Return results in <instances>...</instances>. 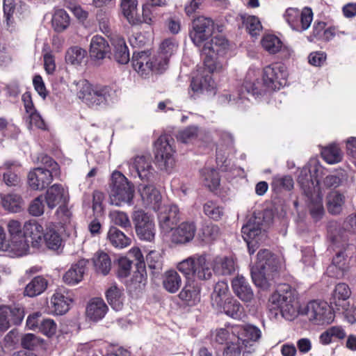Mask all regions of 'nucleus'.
<instances>
[{
    "label": "nucleus",
    "instance_id": "52",
    "mask_svg": "<svg viewBox=\"0 0 356 356\" xmlns=\"http://www.w3.org/2000/svg\"><path fill=\"white\" fill-rule=\"evenodd\" d=\"M47 287V281L42 276L35 277L26 286L24 295L35 297L43 293Z\"/></svg>",
    "mask_w": 356,
    "mask_h": 356
},
{
    "label": "nucleus",
    "instance_id": "9",
    "mask_svg": "<svg viewBox=\"0 0 356 356\" xmlns=\"http://www.w3.org/2000/svg\"><path fill=\"white\" fill-rule=\"evenodd\" d=\"M42 163L44 168L38 167L31 171L28 176L29 186L36 191H41L53 181L54 175L57 174L58 165L51 157L44 156Z\"/></svg>",
    "mask_w": 356,
    "mask_h": 356
},
{
    "label": "nucleus",
    "instance_id": "34",
    "mask_svg": "<svg viewBox=\"0 0 356 356\" xmlns=\"http://www.w3.org/2000/svg\"><path fill=\"white\" fill-rule=\"evenodd\" d=\"M178 49L177 42L172 38H168L163 40L159 47V51L156 55L157 57L158 65L159 67L164 68L165 70L168 66L170 57L173 55Z\"/></svg>",
    "mask_w": 356,
    "mask_h": 356
},
{
    "label": "nucleus",
    "instance_id": "6",
    "mask_svg": "<svg viewBox=\"0 0 356 356\" xmlns=\"http://www.w3.org/2000/svg\"><path fill=\"white\" fill-rule=\"evenodd\" d=\"M271 220V213H254L247 223L242 227L241 232L246 242L250 254H253L260 242L266 238V229Z\"/></svg>",
    "mask_w": 356,
    "mask_h": 356
},
{
    "label": "nucleus",
    "instance_id": "28",
    "mask_svg": "<svg viewBox=\"0 0 356 356\" xmlns=\"http://www.w3.org/2000/svg\"><path fill=\"white\" fill-rule=\"evenodd\" d=\"M196 232V225L193 221L181 222L172 232L171 240L176 244H184L193 240Z\"/></svg>",
    "mask_w": 356,
    "mask_h": 356
},
{
    "label": "nucleus",
    "instance_id": "25",
    "mask_svg": "<svg viewBox=\"0 0 356 356\" xmlns=\"http://www.w3.org/2000/svg\"><path fill=\"white\" fill-rule=\"evenodd\" d=\"M158 213V219L161 228L168 232L179 220V209L176 205L161 204L159 210H155Z\"/></svg>",
    "mask_w": 356,
    "mask_h": 356
},
{
    "label": "nucleus",
    "instance_id": "36",
    "mask_svg": "<svg viewBox=\"0 0 356 356\" xmlns=\"http://www.w3.org/2000/svg\"><path fill=\"white\" fill-rule=\"evenodd\" d=\"M0 203L3 209L12 213H19L24 209V201L17 193H10L0 195Z\"/></svg>",
    "mask_w": 356,
    "mask_h": 356
},
{
    "label": "nucleus",
    "instance_id": "8",
    "mask_svg": "<svg viewBox=\"0 0 356 356\" xmlns=\"http://www.w3.org/2000/svg\"><path fill=\"white\" fill-rule=\"evenodd\" d=\"M112 188L110 194L111 204L120 207L123 204H131L134 188L127 178L120 172L112 174Z\"/></svg>",
    "mask_w": 356,
    "mask_h": 356
},
{
    "label": "nucleus",
    "instance_id": "15",
    "mask_svg": "<svg viewBox=\"0 0 356 356\" xmlns=\"http://www.w3.org/2000/svg\"><path fill=\"white\" fill-rule=\"evenodd\" d=\"M132 220L139 239L149 242L154 239L156 225L151 215L141 209L136 210L132 214Z\"/></svg>",
    "mask_w": 356,
    "mask_h": 356
},
{
    "label": "nucleus",
    "instance_id": "24",
    "mask_svg": "<svg viewBox=\"0 0 356 356\" xmlns=\"http://www.w3.org/2000/svg\"><path fill=\"white\" fill-rule=\"evenodd\" d=\"M48 208L51 210L61 204H67L69 200L68 189L59 184L49 187L43 197Z\"/></svg>",
    "mask_w": 356,
    "mask_h": 356
},
{
    "label": "nucleus",
    "instance_id": "23",
    "mask_svg": "<svg viewBox=\"0 0 356 356\" xmlns=\"http://www.w3.org/2000/svg\"><path fill=\"white\" fill-rule=\"evenodd\" d=\"M138 192L145 207L154 211L159 210L162 204V197L160 192L153 184L145 183L140 184Z\"/></svg>",
    "mask_w": 356,
    "mask_h": 356
},
{
    "label": "nucleus",
    "instance_id": "19",
    "mask_svg": "<svg viewBox=\"0 0 356 356\" xmlns=\"http://www.w3.org/2000/svg\"><path fill=\"white\" fill-rule=\"evenodd\" d=\"M214 24L211 18L200 16L193 21L189 36L197 47H201L211 36Z\"/></svg>",
    "mask_w": 356,
    "mask_h": 356
},
{
    "label": "nucleus",
    "instance_id": "51",
    "mask_svg": "<svg viewBox=\"0 0 356 356\" xmlns=\"http://www.w3.org/2000/svg\"><path fill=\"white\" fill-rule=\"evenodd\" d=\"M229 287L226 282H218L214 286L213 292L211 294V305L216 309L221 307L222 303L230 297L228 295Z\"/></svg>",
    "mask_w": 356,
    "mask_h": 356
},
{
    "label": "nucleus",
    "instance_id": "47",
    "mask_svg": "<svg viewBox=\"0 0 356 356\" xmlns=\"http://www.w3.org/2000/svg\"><path fill=\"white\" fill-rule=\"evenodd\" d=\"M70 24V17L68 13L62 8H56L51 17V25L54 30L60 33L66 30Z\"/></svg>",
    "mask_w": 356,
    "mask_h": 356
},
{
    "label": "nucleus",
    "instance_id": "21",
    "mask_svg": "<svg viewBox=\"0 0 356 356\" xmlns=\"http://www.w3.org/2000/svg\"><path fill=\"white\" fill-rule=\"evenodd\" d=\"M24 317V308L19 306H0V330L6 332L14 325L21 324Z\"/></svg>",
    "mask_w": 356,
    "mask_h": 356
},
{
    "label": "nucleus",
    "instance_id": "20",
    "mask_svg": "<svg viewBox=\"0 0 356 356\" xmlns=\"http://www.w3.org/2000/svg\"><path fill=\"white\" fill-rule=\"evenodd\" d=\"M300 11L297 8L290 7L286 9L283 14V17L285 22L289 26L296 31L303 32L307 30L311 26L313 20V12L309 7L303 8V16L302 19V24L300 25L297 22V19L299 18Z\"/></svg>",
    "mask_w": 356,
    "mask_h": 356
},
{
    "label": "nucleus",
    "instance_id": "53",
    "mask_svg": "<svg viewBox=\"0 0 356 356\" xmlns=\"http://www.w3.org/2000/svg\"><path fill=\"white\" fill-rule=\"evenodd\" d=\"M345 202V196L337 191L330 192L327 197V209L332 214L341 212Z\"/></svg>",
    "mask_w": 356,
    "mask_h": 356
},
{
    "label": "nucleus",
    "instance_id": "54",
    "mask_svg": "<svg viewBox=\"0 0 356 356\" xmlns=\"http://www.w3.org/2000/svg\"><path fill=\"white\" fill-rule=\"evenodd\" d=\"M93 264L96 271L104 275H107L111 268L109 256L103 252H97L93 257Z\"/></svg>",
    "mask_w": 356,
    "mask_h": 356
},
{
    "label": "nucleus",
    "instance_id": "63",
    "mask_svg": "<svg viewBox=\"0 0 356 356\" xmlns=\"http://www.w3.org/2000/svg\"><path fill=\"white\" fill-rule=\"evenodd\" d=\"M199 134L197 127L190 126L179 131L177 138L183 143H188L195 140Z\"/></svg>",
    "mask_w": 356,
    "mask_h": 356
},
{
    "label": "nucleus",
    "instance_id": "41",
    "mask_svg": "<svg viewBox=\"0 0 356 356\" xmlns=\"http://www.w3.org/2000/svg\"><path fill=\"white\" fill-rule=\"evenodd\" d=\"M113 47L114 58L120 64H127L129 61V51L124 38L115 35L111 39Z\"/></svg>",
    "mask_w": 356,
    "mask_h": 356
},
{
    "label": "nucleus",
    "instance_id": "11",
    "mask_svg": "<svg viewBox=\"0 0 356 356\" xmlns=\"http://www.w3.org/2000/svg\"><path fill=\"white\" fill-rule=\"evenodd\" d=\"M301 314L307 316L308 320L318 325L330 324L334 321V312L332 305L326 302L314 300L302 307Z\"/></svg>",
    "mask_w": 356,
    "mask_h": 356
},
{
    "label": "nucleus",
    "instance_id": "26",
    "mask_svg": "<svg viewBox=\"0 0 356 356\" xmlns=\"http://www.w3.org/2000/svg\"><path fill=\"white\" fill-rule=\"evenodd\" d=\"M22 101L26 111V122L29 124V127H35L36 128L44 129L45 128L44 122L34 106L31 93L29 92H24L22 96Z\"/></svg>",
    "mask_w": 356,
    "mask_h": 356
},
{
    "label": "nucleus",
    "instance_id": "12",
    "mask_svg": "<svg viewBox=\"0 0 356 356\" xmlns=\"http://www.w3.org/2000/svg\"><path fill=\"white\" fill-rule=\"evenodd\" d=\"M172 142L167 136H161L154 143L156 164L160 170L168 172H172L176 163Z\"/></svg>",
    "mask_w": 356,
    "mask_h": 356
},
{
    "label": "nucleus",
    "instance_id": "5",
    "mask_svg": "<svg viewBox=\"0 0 356 356\" xmlns=\"http://www.w3.org/2000/svg\"><path fill=\"white\" fill-rule=\"evenodd\" d=\"M277 269L274 255L266 249L260 250L250 268V273L254 284L263 289L270 286Z\"/></svg>",
    "mask_w": 356,
    "mask_h": 356
},
{
    "label": "nucleus",
    "instance_id": "64",
    "mask_svg": "<svg viewBox=\"0 0 356 356\" xmlns=\"http://www.w3.org/2000/svg\"><path fill=\"white\" fill-rule=\"evenodd\" d=\"M273 186L278 189L289 191L293 187V180L289 175H277L273 178Z\"/></svg>",
    "mask_w": 356,
    "mask_h": 356
},
{
    "label": "nucleus",
    "instance_id": "7",
    "mask_svg": "<svg viewBox=\"0 0 356 356\" xmlns=\"http://www.w3.org/2000/svg\"><path fill=\"white\" fill-rule=\"evenodd\" d=\"M228 42L222 36L213 37L205 42L201 49L204 65L209 73L220 72L225 64L223 56L228 49Z\"/></svg>",
    "mask_w": 356,
    "mask_h": 356
},
{
    "label": "nucleus",
    "instance_id": "27",
    "mask_svg": "<svg viewBox=\"0 0 356 356\" xmlns=\"http://www.w3.org/2000/svg\"><path fill=\"white\" fill-rule=\"evenodd\" d=\"M193 92L207 95L216 94V83L209 74L205 73L197 74L193 78L191 83Z\"/></svg>",
    "mask_w": 356,
    "mask_h": 356
},
{
    "label": "nucleus",
    "instance_id": "40",
    "mask_svg": "<svg viewBox=\"0 0 356 356\" xmlns=\"http://www.w3.org/2000/svg\"><path fill=\"white\" fill-rule=\"evenodd\" d=\"M15 0H3V24L6 29L13 32L16 29V22L14 15L18 11Z\"/></svg>",
    "mask_w": 356,
    "mask_h": 356
},
{
    "label": "nucleus",
    "instance_id": "57",
    "mask_svg": "<svg viewBox=\"0 0 356 356\" xmlns=\"http://www.w3.org/2000/svg\"><path fill=\"white\" fill-rule=\"evenodd\" d=\"M203 211L209 218L218 220L224 214V208L217 202L210 200L204 204Z\"/></svg>",
    "mask_w": 356,
    "mask_h": 356
},
{
    "label": "nucleus",
    "instance_id": "37",
    "mask_svg": "<svg viewBox=\"0 0 356 356\" xmlns=\"http://www.w3.org/2000/svg\"><path fill=\"white\" fill-rule=\"evenodd\" d=\"M108 311V307L100 298H92L86 307V316L92 321L102 319Z\"/></svg>",
    "mask_w": 356,
    "mask_h": 356
},
{
    "label": "nucleus",
    "instance_id": "30",
    "mask_svg": "<svg viewBox=\"0 0 356 356\" xmlns=\"http://www.w3.org/2000/svg\"><path fill=\"white\" fill-rule=\"evenodd\" d=\"M232 288L234 294L243 302H250L254 298L253 291L248 280L238 275L232 281Z\"/></svg>",
    "mask_w": 356,
    "mask_h": 356
},
{
    "label": "nucleus",
    "instance_id": "62",
    "mask_svg": "<svg viewBox=\"0 0 356 356\" xmlns=\"http://www.w3.org/2000/svg\"><path fill=\"white\" fill-rule=\"evenodd\" d=\"M243 24L252 36H257L262 30V26L259 18L254 15L243 17Z\"/></svg>",
    "mask_w": 356,
    "mask_h": 356
},
{
    "label": "nucleus",
    "instance_id": "56",
    "mask_svg": "<svg viewBox=\"0 0 356 356\" xmlns=\"http://www.w3.org/2000/svg\"><path fill=\"white\" fill-rule=\"evenodd\" d=\"M323 159L329 164L339 163L343 158V153L337 145H330L321 151Z\"/></svg>",
    "mask_w": 356,
    "mask_h": 356
},
{
    "label": "nucleus",
    "instance_id": "35",
    "mask_svg": "<svg viewBox=\"0 0 356 356\" xmlns=\"http://www.w3.org/2000/svg\"><path fill=\"white\" fill-rule=\"evenodd\" d=\"M88 260L81 259L76 264L72 265L70 268L65 272L63 276V282L68 285H76L79 283L83 277L86 270Z\"/></svg>",
    "mask_w": 356,
    "mask_h": 356
},
{
    "label": "nucleus",
    "instance_id": "32",
    "mask_svg": "<svg viewBox=\"0 0 356 356\" xmlns=\"http://www.w3.org/2000/svg\"><path fill=\"white\" fill-rule=\"evenodd\" d=\"M212 265L213 272L219 275H229L237 268L233 256H216L212 259Z\"/></svg>",
    "mask_w": 356,
    "mask_h": 356
},
{
    "label": "nucleus",
    "instance_id": "50",
    "mask_svg": "<svg viewBox=\"0 0 356 356\" xmlns=\"http://www.w3.org/2000/svg\"><path fill=\"white\" fill-rule=\"evenodd\" d=\"M261 44L264 50L270 54H277L285 49L281 40L273 34L264 35L261 40Z\"/></svg>",
    "mask_w": 356,
    "mask_h": 356
},
{
    "label": "nucleus",
    "instance_id": "60",
    "mask_svg": "<svg viewBox=\"0 0 356 356\" xmlns=\"http://www.w3.org/2000/svg\"><path fill=\"white\" fill-rule=\"evenodd\" d=\"M220 229L218 225L209 224L204 226L200 234V237L204 243H211L218 238Z\"/></svg>",
    "mask_w": 356,
    "mask_h": 356
},
{
    "label": "nucleus",
    "instance_id": "45",
    "mask_svg": "<svg viewBox=\"0 0 356 356\" xmlns=\"http://www.w3.org/2000/svg\"><path fill=\"white\" fill-rule=\"evenodd\" d=\"M108 243L119 249L124 248L131 244V239L116 227H110L106 236Z\"/></svg>",
    "mask_w": 356,
    "mask_h": 356
},
{
    "label": "nucleus",
    "instance_id": "61",
    "mask_svg": "<svg viewBox=\"0 0 356 356\" xmlns=\"http://www.w3.org/2000/svg\"><path fill=\"white\" fill-rule=\"evenodd\" d=\"M56 323L51 318H42L40 321L39 332L48 338L54 337L57 332Z\"/></svg>",
    "mask_w": 356,
    "mask_h": 356
},
{
    "label": "nucleus",
    "instance_id": "43",
    "mask_svg": "<svg viewBox=\"0 0 356 356\" xmlns=\"http://www.w3.org/2000/svg\"><path fill=\"white\" fill-rule=\"evenodd\" d=\"M30 243L29 239H27L24 235L9 239V248L6 252L11 253L16 257L26 255L29 252Z\"/></svg>",
    "mask_w": 356,
    "mask_h": 356
},
{
    "label": "nucleus",
    "instance_id": "1",
    "mask_svg": "<svg viewBox=\"0 0 356 356\" xmlns=\"http://www.w3.org/2000/svg\"><path fill=\"white\" fill-rule=\"evenodd\" d=\"M324 175V168L316 161L304 166L299 172L298 182L307 197V207L312 219L320 221L325 215L323 194L319 179Z\"/></svg>",
    "mask_w": 356,
    "mask_h": 356
},
{
    "label": "nucleus",
    "instance_id": "2",
    "mask_svg": "<svg viewBox=\"0 0 356 356\" xmlns=\"http://www.w3.org/2000/svg\"><path fill=\"white\" fill-rule=\"evenodd\" d=\"M258 70L250 69L247 73L243 87L248 94L256 99L266 91L278 90L286 83L288 72L286 66L282 63H274L263 70L262 82L259 80Z\"/></svg>",
    "mask_w": 356,
    "mask_h": 356
},
{
    "label": "nucleus",
    "instance_id": "4",
    "mask_svg": "<svg viewBox=\"0 0 356 356\" xmlns=\"http://www.w3.org/2000/svg\"><path fill=\"white\" fill-rule=\"evenodd\" d=\"M177 269L190 282L207 281L213 275L212 260L206 254H193L177 264Z\"/></svg>",
    "mask_w": 356,
    "mask_h": 356
},
{
    "label": "nucleus",
    "instance_id": "44",
    "mask_svg": "<svg viewBox=\"0 0 356 356\" xmlns=\"http://www.w3.org/2000/svg\"><path fill=\"white\" fill-rule=\"evenodd\" d=\"M182 284V279L175 270L165 271L162 276L163 288L170 293H177Z\"/></svg>",
    "mask_w": 356,
    "mask_h": 356
},
{
    "label": "nucleus",
    "instance_id": "59",
    "mask_svg": "<svg viewBox=\"0 0 356 356\" xmlns=\"http://www.w3.org/2000/svg\"><path fill=\"white\" fill-rule=\"evenodd\" d=\"M111 222L124 229H131V222L129 216L124 211L114 210L110 212Z\"/></svg>",
    "mask_w": 356,
    "mask_h": 356
},
{
    "label": "nucleus",
    "instance_id": "13",
    "mask_svg": "<svg viewBox=\"0 0 356 356\" xmlns=\"http://www.w3.org/2000/svg\"><path fill=\"white\" fill-rule=\"evenodd\" d=\"M333 243L339 250H336V254L333 257L332 264L327 268V273L330 277L341 278L350 268L351 247L346 242H343L340 246L337 238L333 239Z\"/></svg>",
    "mask_w": 356,
    "mask_h": 356
},
{
    "label": "nucleus",
    "instance_id": "38",
    "mask_svg": "<svg viewBox=\"0 0 356 356\" xmlns=\"http://www.w3.org/2000/svg\"><path fill=\"white\" fill-rule=\"evenodd\" d=\"M109 53V44L103 37L95 35L92 38L90 44V54L92 58L96 60H102Z\"/></svg>",
    "mask_w": 356,
    "mask_h": 356
},
{
    "label": "nucleus",
    "instance_id": "29",
    "mask_svg": "<svg viewBox=\"0 0 356 356\" xmlns=\"http://www.w3.org/2000/svg\"><path fill=\"white\" fill-rule=\"evenodd\" d=\"M351 295L349 286L345 283H339L335 286L330 299V305L335 311L346 309L348 306V299Z\"/></svg>",
    "mask_w": 356,
    "mask_h": 356
},
{
    "label": "nucleus",
    "instance_id": "42",
    "mask_svg": "<svg viewBox=\"0 0 356 356\" xmlns=\"http://www.w3.org/2000/svg\"><path fill=\"white\" fill-rule=\"evenodd\" d=\"M216 309L236 319L241 318L244 315L243 306L232 297L227 299L226 301L222 303L221 307H218Z\"/></svg>",
    "mask_w": 356,
    "mask_h": 356
},
{
    "label": "nucleus",
    "instance_id": "10",
    "mask_svg": "<svg viewBox=\"0 0 356 356\" xmlns=\"http://www.w3.org/2000/svg\"><path fill=\"white\" fill-rule=\"evenodd\" d=\"M269 307L271 310L277 309L282 316L288 321L293 320L299 314H301L298 302L294 299L290 291L282 294L279 291L273 293L269 298Z\"/></svg>",
    "mask_w": 356,
    "mask_h": 356
},
{
    "label": "nucleus",
    "instance_id": "58",
    "mask_svg": "<svg viewBox=\"0 0 356 356\" xmlns=\"http://www.w3.org/2000/svg\"><path fill=\"white\" fill-rule=\"evenodd\" d=\"M86 56L83 49L74 46L69 48L65 54V61L70 65H79Z\"/></svg>",
    "mask_w": 356,
    "mask_h": 356
},
{
    "label": "nucleus",
    "instance_id": "48",
    "mask_svg": "<svg viewBox=\"0 0 356 356\" xmlns=\"http://www.w3.org/2000/svg\"><path fill=\"white\" fill-rule=\"evenodd\" d=\"M4 168L7 170L3 175V179L4 183L8 186H15L19 182V178L17 175L19 170L21 168L19 163L17 161H6Z\"/></svg>",
    "mask_w": 356,
    "mask_h": 356
},
{
    "label": "nucleus",
    "instance_id": "17",
    "mask_svg": "<svg viewBox=\"0 0 356 356\" xmlns=\"http://www.w3.org/2000/svg\"><path fill=\"white\" fill-rule=\"evenodd\" d=\"M156 55L151 56L147 51L134 52L132 57V66L142 77L149 76L153 72L161 73L164 68L159 67Z\"/></svg>",
    "mask_w": 356,
    "mask_h": 356
},
{
    "label": "nucleus",
    "instance_id": "46",
    "mask_svg": "<svg viewBox=\"0 0 356 356\" xmlns=\"http://www.w3.org/2000/svg\"><path fill=\"white\" fill-rule=\"evenodd\" d=\"M200 175L203 184L210 191H213L220 186L219 173L215 168L205 167L201 170Z\"/></svg>",
    "mask_w": 356,
    "mask_h": 356
},
{
    "label": "nucleus",
    "instance_id": "16",
    "mask_svg": "<svg viewBox=\"0 0 356 356\" xmlns=\"http://www.w3.org/2000/svg\"><path fill=\"white\" fill-rule=\"evenodd\" d=\"M233 337L236 339L237 344L240 345L241 351L245 348L249 352H254V343L261 339V331L252 324L236 325L233 330Z\"/></svg>",
    "mask_w": 356,
    "mask_h": 356
},
{
    "label": "nucleus",
    "instance_id": "14",
    "mask_svg": "<svg viewBox=\"0 0 356 356\" xmlns=\"http://www.w3.org/2000/svg\"><path fill=\"white\" fill-rule=\"evenodd\" d=\"M124 170H128L130 176L143 181H150L154 175V169L149 156H137L122 164Z\"/></svg>",
    "mask_w": 356,
    "mask_h": 356
},
{
    "label": "nucleus",
    "instance_id": "33",
    "mask_svg": "<svg viewBox=\"0 0 356 356\" xmlns=\"http://www.w3.org/2000/svg\"><path fill=\"white\" fill-rule=\"evenodd\" d=\"M120 8L122 15L130 25L142 24L141 17L138 13V0H120Z\"/></svg>",
    "mask_w": 356,
    "mask_h": 356
},
{
    "label": "nucleus",
    "instance_id": "31",
    "mask_svg": "<svg viewBox=\"0 0 356 356\" xmlns=\"http://www.w3.org/2000/svg\"><path fill=\"white\" fill-rule=\"evenodd\" d=\"M44 230L41 225L35 221H29L24 225V235L29 239L33 248L38 249L43 243Z\"/></svg>",
    "mask_w": 356,
    "mask_h": 356
},
{
    "label": "nucleus",
    "instance_id": "55",
    "mask_svg": "<svg viewBox=\"0 0 356 356\" xmlns=\"http://www.w3.org/2000/svg\"><path fill=\"white\" fill-rule=\"evenodd\" d=\"M43 243L49 249L58 250L63 244L60 235L52 227H47L44 234Z\"/></svg>",
    "mask_w": 356,
    "mask_h": 356
},
{
    "label": "nucleus",
    "instance_id": "3",
    "mask_svg": "<svg viewBox=\"0 0 356 356\" xmlns=\"http://www.w3.org/2000/svg\"><path fill=\"white\" fill-rule=\"evenodd\" d=\"M76 95L82 102L90 108L100 109L118 100L116 90L108 86L92 85L86 79L74 81Z\"/></svg>",
    "mask_w": 356,
    "mask_h": 356
},
{
    "label": "nucleus",
    "instance_id": "22",
    "mask_svg": "<svg viewBox=\"0 0 356 356\" xmlns=\"http://www.w3.org/2000/svg\"><path fill=\"white\" fill-rule=\"evenodd\" d=\"M73 301L72 292L65 289H58L51 297L49 307L54 315H63L67 312Z\"/></svg>",
    "mask_w": 356,
    "mask_h": 356
},
{
    "label": "nucleus",
    "instance_id": "18",
    "mask_svg": "<svg viewBox=\"0 0 356 356\" xmlns=\"http://www.w3.org/2000/svg\"><path fill=\"white\" fill-rule=\"evenodd\" d=\"M236 325H228L225 327L214 330L211 334V339L219 344L226 343L223 356H240L241 348L237 344L236 339L233 337V330Z\"/></svg>",
    "mask_w": 356,
    "mask_h": 356
},
{
    "label": "nucleus",
    "instance_id": "49",
    "mask_svg": "<svg viewBox=\"0 0 356 356\" xmlns=\"http://www.w3.org/2000/svg\"><path fill=\"white\" fill-rule=\"evenodd\" d=\"M106 298L111 307L115 311H120L123 307L122 290L112 284L108 288L105 293Z\"/></svg>",
    "mask_w": 356,
    "mask_h": 356
},
{
    "label": "nucleus",
    "instance_id": "39",
    "mask_svg": "<svg viewBox=\"0 0 356 356\" xmlns=\"http://www.w3.org/2000/svg\"><path fill=\"white\" fill-rule=\"evenodd\" d=\"M179 298L188 305H195L200 301V289L195 282L186 280L185 286L179 293Z\"/></svg>",
    "mask_w": 356,
    "mask_h": 356
}]
</instances>
